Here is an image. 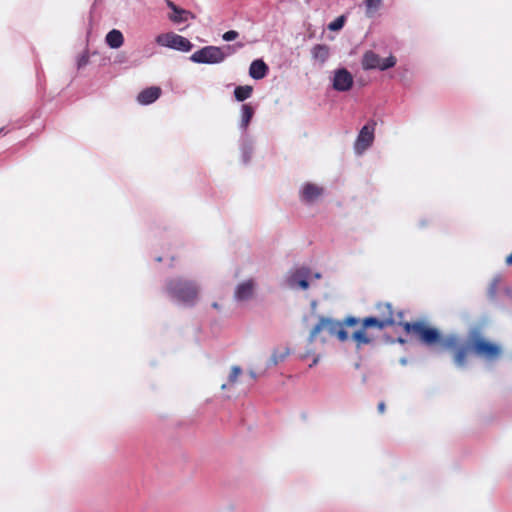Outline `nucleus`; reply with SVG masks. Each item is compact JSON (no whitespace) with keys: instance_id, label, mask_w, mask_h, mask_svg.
<instances>
[{"instance_id":"nucleus-1","label":"nucleus","mask_w":512,"mask_h":512,"mask_svg":"<svg viewBox=\"0 0 512 512\" xmlns=\"http://www.w3.org/2000/svg\"><path fill=\"white\" fill-rule=\"evenodd\" d=\"M167 291L172 298L187 305H194L198 297L197 285L183 278L168 281Z\"/></svg>"},{"instance_id":"nucleus-2","label":"nucleus","mask_w":512,"mask_h":512,"mask_svg":"<svg viewBox=\"0 0 512 512\" xmlns=\"http://www.w3.org/2000/svg\"><path fill=\"white\" fill-rule=\"evenodd\" d=\"M399 325L403 327L406 333L415 334L426 345H433L441 341L440 332L436 328L429 327L424 322H404L399 323Z\"/></svg>"},{"instance_id":"nucleus-3","label":"nucleus","mask_w":512,"mask_h":512,"mask_svg":"<svg viewBox=\"0 0 512 512\" xmlns=\"http://www.w3.org/2000/svg\"><path fill=\"white\" fill-rule=\"evenodd\" d=\"M468 345L470 350L477 356L488 361L495 360L500 357L502 350L496 343L490 342L480 335L469 338Z\"/></svg>"},{"instance_id":"nucleus-4","label":"nucleus","mask_w":512,"mask_h":512,"mask_svg":"<svg viewBox=\"0 0 512 512\" xmlns=\"http://www.w3.org/2000/svg\"><path fill=\"white\" fill-rule=\"evenodd\" d=\"M326 330L331 336L337 337L340 341L344 342L348 340L349 336L345 328L343 327V323L330 319L321 317L319 322L312 328L309 341L313 342L314 339L318 336L320 332Z\"/></svg>"},{"instance_id":"nucleus-5","label":"nucleus","mask_w":512,"mask_h":512,"mask_svg":"<svg viewBox=\"0 0 512 512\" xmlns=\"http://www.w3.org/2000/svg\"><path fill=\"white\" fill-rule=\"evenodd\" d=\"M226 54L222 48L217 46H206L195 51L190 60L194 63L201 64H218L225 60Z\"/></svg>"},{"instance_id":"nucleus-6","label":"nucleus","mask_w":512,"mask_h":512,"mask_svg":"<svg viewBox=\"0 0 512 512\" xmlns=\"http://www.w3.org/2000/svg\"><path fill=\"white\" fill-rule=\"evenodd\" d=\"M156 42L158 45L183 52H188L193 47L192 43L187 38L173 32L158 35Z\"/></svg>"},{"instance_id":"nucleus-7","label":"nucleus","mask_w":512,"mask_h":512,"mask_svg":"<svg viewBox=\"0 0 512 512\" xmlns=\"http://www.w3.org/2000/svg\"><path fill=\"white\" fill-rule=\"evenodd\" d=\"M396 58L392 55L382 59L378 54L373 51H367L364 53L362 58V67L364 70L379 69L387 70L396 65Z\"/></svg>"},{"instance_id":"nucleus-8","label":"nucleus","mask_w":512,"mask_h":512,"mask_svg":"<svg viewBox=\"0 0 512 512\" xmlns=\"http://www.w3.org/2000/svg\"><path fill=\"white\" fill-rule=\"evenodd\" d=\"M375 125L376 123L371 121L360 130L354 144V149L357 154H362L372 145L374 141Z\"/></svg>"},{"instance_id":"nucleus-9","label":"nucleus","mask_w":512,"mask_h":512,"mask_svg":"<svg viewBox=\"0 0 512 512\" xmlns=\"http://www.w3.org/2000/svg\"><path fill=\"white\" fill-rule=\"evenodd\" d=\"M353 76L345 68L338 69L334 72L333 88L336 91L345 92L352 88Z\"/></svg>"},{"instance_id":"nucleus-10","label":"nucleus","mask_w":512,"mask_h":512,"mask_svg":"<svg viewBox=\"0 0 512 512\" xmlns=\"http://www.w3.org/2000/svg\"><path fill=\"white\" fill-rule=\"evenodd\" d=\"M445 346L448 348L454 349L453 359L454 363L458 367H463L466 363V359L468 356V350L470 349L469 346L464 345H458L456 339L451 338L446 341Z\"/></svg>"},{"instance_id":"nucleus-11","label":"nucleus","mask_w":512,"mask_h":512,"mask_svg":"<svg viewBox=\"0 0 512 512\" xmlns=\"http://www.w3.org/2000/svg\"><path fill=\"white\" fill-rule=\"evenodd\" d=\"M310 275V270L308 268H300L294 271L288 278V285L292 288L300 287L303 290H306L309 287L308 278Z\"/></svg>"},{"instance_id":"nucleus-12","label":"nucleus","mask_w":512,"mask_h":512,"mask_svg":"<svg viewBox=\"0 0 512 512\" xmlns=\"http://www.w3.org/2000/svg\"><path fill=\"white\" fill-rule=\"evenodd\" d=\"M166 4L172 10V14L169 15L172 22L180 24L186 22L189 18H194L190 11L178 7L171 0H166Z\"/></svg>"},{"instance_id":"nucleus-13","label":"nucleus","mask_w":512,"mask_h":512,"mask_svg":"<svg viewBox=\"0 0 512 512\" xmlns=\"http://www.w3.org/2000/svg\"><path fill=\"white\" fill-rule=\"evenodd\" d=\"M161 88L158 86H151L142 90L138 96L137 101L141 105H149L155 102L161 95Z\"/></svg>"},{"instance_id":"nucleus-14","label":"nucleus","mask_w":512,"mask_h":512,"mask_svg":"<svg viewBox=\"0 0 512 512\" xmlns=\"http://www.w3.org/2000/svg\"><path fill=\"white\" fill-rule=\"evenodd\" d=\"M254 281L247 280L240 283L235 290V299L238 301H246L252 298L254 294Z\"/></svg>"},{"instance_id":"nucleus-15","label":"nucleus","mask_w":512,"mask_h":512,"mask_svg":"<svg viewBox=\"0 0 512 512\" xmlns=\"http://www.w3.org/2000/svg\"><path fill=\"white\" fill-rule=\"evenodd\" d=\"M377 310L379 313L378 317L381 319V321L389 322L388 327H392L395 324L400 323L397 321L394 310L390 303H379L377 305Z\"/></svg>"},{"instance_id":"nucleus-16","label":"nucleus","mask_w":512,"mask_h":512,"mask_svg":"<svg viewBox=\"0 0 512 512\" xmlns=\"http://www.w3.org/2000/svg\"><path fill=\"white\" fill-rule=\"evenodd\" d=\"M268 71L269 68L262 59L254 60L249 67V75L255 80L263 79Z\"/></svg>"},{"instance_id":"nucleus-17","label":"nucleus","mask_w":512,"mask_h":512,"mask_svg":"<svg viewBox=\"0 0 512 512\" xmlns=\"http://www.w3.org/2000/svg\"><path fill=\"white\" fill-rule=\"evenodd\" d=\"M323 193V188L313 184L306 183L301 191V198L306 202H313Z\"/></svg>"},{"instance_id":"nucleus-18","label":"nucleus","mask_w":512,"mask_h":512,"mask_svg":"<svg viewBox=\"0 0 512 512\" xmlns=\"http://www.w3.org/2000/svg\"><path fill=\"white\" fill-rule=\"evenodd\" d=\"M105 41L110 48L117 49L123 45L124 37L120 30L112 29L106 35Z\"/></svg>"},{"instance_id":"nucleus-19","label":"nucleus","mask_w":512,"mask_h":512,"mask_svg":"<svg viewBox=\"0 0 512 512\" xmlns=\"http://www.w3.org/2000/svg\"><path fill=\"white\" fill-rule=\"evenodd\" d=\"M329 47L325 44H317L312 49V56L321 64L325 63L329 57Z\"/></svg>"},{"instance_id":"nucleus-20","label":"nucleus","mask_w":512,"mask_h":512,"mask_svg":"<svg viewBox=\"0 0 512 512\" xmlns=\"http://www.w3.org/2000/svg\"><path fill=\"white\" fill-rule=\"evenodd\" d=\"M389 322L381 321L379 317H366L362 320L363 329L377 328L383 330L388 327Z\"/></svg>"},{"instance_id":"nucleus-21","label":"nucleus","mask_w":512,"mask_h":512,"mask_svg":"<svg viewBox=\"0 0 512 512\" xmlns=\"http://www.w3.org/2000/svg\"><path fill=\"white\" fill-rule=\"evenodd\" d=\"M253 93V87L250 85L237 86L234 90L235 99L243 102L248 99Z\"/></svg>"},{"instance_id":"nucleus-22","label":"nucleus","mask_w":512,"mask_h":512,"mask_svg":"<svg viewBox=\"0 0 512 512\" xmlns=\"http://www.w3.org/2000/svg\"><path fill=\"white\" fill-rule=\"evenodd\" d=\"M241 112V127L247 128L254 115V108L250 104H243Z\"/></svg>"},{"instance_id":"nucleus-23","label":"nucleus","mask_w":512,"mask_h":512,"mask_svg":"<svg viewBox=\"0 0 512 512\" xmlns=\"http://www.w3.org/2000/svg\"><path fill=\"white\" fill-rule=\"evenodd\" d=\"M366 329H363V327L355 331L351 338L356 342L357 346L360 347L361 345L369 344L371 342V338L367 335Z\"/></svg>"},{"instance_id":"nucleus-24","label":"nucleus","mask_w":512,"mask_h":512,"mask_svg":"<svg viewBox=\"0 0 512 512\" xmlns=\"http://www.w3.org/2000/svg\"><path fill=\"white\" fill-rule=\"evenodd\" d=\"M289 355V349H284L283 351H274L271 356V363L273 365H277L282 362Z\"/></svg>"},{"instance_id":"nucleus-25","label":"nucleus","mask_w":512,"mask_h":512,"mask_svg":"<svg viewBox=\"0 0 512 512\" xmlns=\"http://www.w3.org/2000/svg\"><path fill=\"white\" fill-rule=\"evenodd\" d=\"M242 374V369L239 366H233L228 377L229 385L235 384Z\"/></svg>"},{"instance_id":"nucleus-26","label":"nucleus","mask_w":512,"mask_h":512,"mask_svg":"<svg viewBox=\"0 0 512 512\" xmlns=\"http://www.w3.org/2000/svg\"><path fill=\"white\" fill-rule=\"evenodd\" d=\"M343 25H344V18L339 17L329 24V29L332 31H336V30L341 29L343 27Z\"/></svg>"},{"instance_id":"nucleus-27","label":"nucleus","mask_w":512,"mask_h":512,"mask_svg":"<svg viewBox=\"0 0 512 512\" xmlns=\"http://www.w3.org/2000/svg\"><path fill=\"white\" fill-rule=\"evenodd\" d=\"M238 37V32L235 30H229L225 32L222 36L225 41H233Z\"/></svg>"},{"instance_id":"nucleus-28","label":"nucleus","mask_w":512,"mask_h":512,"mask_svg":"<svg viewBox=\"0 0 512 512\" xmlns=\"http://www.w3.org/2000/svg\"><path fill=\"white\" fill-rule=\"evenodd\" d=\"M382 0H365L367 8H378L381 4Z\"/></svg>"},{"instance_id":"nucleus-29","label":"nucleus","mask_w":512,"mask_h":512,"mask_svg":"<svg viewBox=\"0 0 512 512\" xmlns=\"http://www.w3.org/2000/svg\"><path fill=\"white\" fill-rule=\"evenodd\" d=\"M358 319H356L355 317H347L344 322H343V327L346 325V326H355L358 324Z\"/></svg>"},{"instance_id":"nucleus-30","label":"nucleus","mask_w":512,"mask_h":512,"mask_svg":"<svg viewBox=\"0 0 512 512\" xmlns=\"http://www.w3.org/2000/svg\"><path fill=\"white\" fill-rule=\"evenodd\" d=\"M89 61V56L87 54H83L78 59V68H81L85 65H87Z\"/></svg>"},{"instance_id":"nucleus-31","label":"nucleus","mask_w":512,"mask_h":512,"mask_svg":"<svg viewBox=\"0 0 512 512\" xmlns=\"http://www.w3.org/2000/svg\"><path fill=\"white\" fill-rule=\"evenodd\" d=\"M377 409H378V412L383 414L385 412V409H386V405L385 403L382 401L378 404L377 406Z\"/></svg>"},{"instance_id":"nucleus-32","label":"nucleus","mask_w":512,"mask_h":512,"mask_svg":"<svg viewBox=\"0 0 512 512\" xmlns=\"http://www.w3.org/2000/svg\"><path fill=\"white\" fill-rule=\"evenodd\" d=\"M506 264L507 265H512V253L509 254L507 257H506Z\"/></svg>"},{"instance_id":"nucleus-33","label":"nucleus","mask_w":512,"mask_h":512,"mask_svg":"<svg viewBox=\"0 0 512 512\" xmlns=\"http://www.w3.org/2000/svg\"><path fill=\"white\" fill-rule=\"evenodd\" d=\"M318 360H319V357L314 358L313 363L310 365V367L315 365L318 362Z\"/></svg>"},{"instance_id":"nucleus-34","label":"nucleus","mask_w":512,"mask_h":512,"mask_svg":"<svg viewBox=\"0 0 512 512\" xmlns=\"http://www.w3.org/2000/svg\"><path fill=\"white\" fill-rule=\"evenodd\" d=\"M397 317H398L399 319H402V318H403V313H402V312H398V313H397Z\"/></svg>"},{"instance_id":"nucleus-35","label":"nucleus","mask_w":512,"mask_h":512,"mask_svg":"<svg viewBox=\"0 0 512 512\" xmlns=\"http://www.w3.org/2000/svg\"><path fill=\"white\" fill-rule=\"evenodd\" d=\"M227 388V384H222L221 389L224 390Z\"/></svg>"},{"instance_id":"nucleus-36","label":"nucleus","mask_w":512,"mask_h":512,"mask_svg":"<svg viewBox=\"0 0 512 512\" xmlns=\"http://www.w3.org/2000/svg\"><path fill=\"white\" fill-rule=\"evenodd\" d=\"M236 46L239 47V48H242L243 44L242 43H237Z\"/></svg>"},{"instance_id":"nucleus-37","label":"nucleus","mask_w":512,"mask_h":512,"mask_svg":"<svg viewBox=\"0 0 512 512\" xmlns=\"http://www.w3.org/2000/svg\"><path fill=\"white\" fill-rule=\"evenodd\" d=\"M213 307L214 308H218V304L217 303H213Z\"/></svg>"},{"instance_id":"nucleus-38","label":"nucleus","mask_w":512,"mask_h":512,"mask_svg":"<svg viewBox=\"0 0 512 512\" xmlns=\"http://www.w3.org/2000/svg\"><path fill=\"white\" fill-rule=\"evenodd\" d=\"M157 261H158V262H161V261H162V258H161V257H158V258H157Z\"/></svg>"},{"instance_id":"nucleus-39","label":"nucleus","mask_w":512,"mask_h":512,"mask_svg":"<svg viewBox=\"0 0 512 512\" xmlns=\"http://www.w3.org/2000/svg\"><path fill=\"white\" fill-rule=\"evenodd\" d=\"M250 374H251V377L255 378L254 372H251Z\"/></svg>"},{"instance_id":"nucleus-40","label":"nucleus","mask_w":512,"mask_h":512,"mask_svg":"<svg viewBox=\"0 0 512 512\" xmlns=\"http://www.w3.org/2000/svg\"><path fill=\"white\" fill-rule=\"evenodd\" d=\"M315 278H320V274H318V273H317V274L315 275Z\"/></svg>"},{"instance_id":"nucleus-41","label":"nucleus","mask_w":512,"mask_h":512,"mask_svg":"<svg viewBox=\"0 0 512 512\" xmlns=\"http://www.w3.org/2000/svg\"><path fill=\"white\" fill-rule=\"evenodd\" d=\"M2 131V129L0 130V132Z\"/></svg>"}]
</instances>
